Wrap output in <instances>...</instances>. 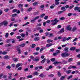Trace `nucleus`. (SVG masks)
<instances>
[{
    "instance_id": "f257e3e1",
    "label": "nucleus",
    "mask_w": 80,
    "mask_h": 80,
    "mask_svg": "<svg viewBox=\"0 0 80 80\" xmlns=\"http://www.w3.org/2000/svg\"><path fill=\"white\" fill-rule=\"evenodd\" d=\"M64 51L65 52L62 53L61 55V56L62 57H63V58H66V57H69L70 54L69 53H68V48H65Z\"/></svg>"
},
{
    "instance_id": "f03ea898",
    "label": "nucleus",
    "mask_w": 80,
    "mask_h": 80,
    "mask_svg": "<svg viewBox=\"0 0 80 80\" xmlns=\"http://www.w3.org/2000/svg\"><path fill=\"white\" fill-rule=\"evenodd\" d=\"M30 58L31 59H33V62H38L40 60V59L38 58V57L36 56L35 58H34V57L33 56H30Z\"/></svg>"
},
{
    "instance_id": "7ed1b4c3",
    "label": "nucleus",
    "mask_w": 80,
    "mask_h": 80,
    "mask_svg": "<svg viewBox=\"0 0 80 80\" xmlns=\"http://www.w3.org/2000/svg\"><path fill=\"white\" fill-rule=\"evenodd\" d=\"M17 51H18V53L19 54H20L21 53V50L20 49V46L18 45L16 47Z\"/></svg>"
},
{
    "instance_id": "20e7f679",
    "label": "nucleus",
    "mask_w": 80,
    "mask_h": 80,
    "mask_svg": "<svg viewBox=\"0 0 80 80\" xmlns=\"http://www.w3.org/2000/svg\"><path fill=\"white\" fill-rule=\"evenodd\" d=\"M74 10L75 11L77 10L78 12H80V7H76L75 8Z\"/></svg>"
},
{
    "instance_id": "39448f33",
    "label": "nucleus",
    "mask_w": 80,
    "mask_h": 80,
    "mask_svg": "<svg viewBox=\"0 0 80 80\" xmlns=\"http://www.w3.org/2000/svg\"><path fill=\"white\" fill-rule=\"evenodd\" d=\"M63 62H58V61H56L53 63L54 65H57L58 64H62Z\"/></svg>"
},
{
    "instance_id": "423d86ee",
    "label": "nucleus",
    "mask_w": 80,
    "mask_h": 80,
    "mask_svg": "<svg viewBox=\"0 0 80 80\" xmlns=\"http://www.w3.org/2000/svg\"><path fill=\"white\" fill-rule=\"evenodd\" d=\"M23 65V64L22 63H19L16 65V68H18L19 67H20L21 66H22Z\"/></svg>"
},
{
    "instance_id": "0eeeda50",
    "label": "nucleus",
    "mask_w": 80,
    "mask_h": 80,
    "mask_svg": "<svg viewBox=\"0 0 80 80\" xmlns=\"http://www.w3.org/2000/svg\"><path fill=\"white\" fill-rule=\"evenodd\" d=\"M70 25H69L68 26L66 27V29L69 31H70L72 30V28L70 27Z\"/></svg>"
},
{
    "instance_id": "6e6552de",
    "label": "nucleus",
    "mask_w": 80,
    "mask_h": 80,
    "mask_svg": "<svg viewBox=\"0 0 80 80\" xmlns=\"http://www.w3.org/2000/svg\"><path fill=\"white\" fill-rule=\"evenodd\" d=\"M8 74L9 75L8 77V79L11 80V79H12V73H8Z\"/></svg>"
},
{
    "instance_id": "1a4fd4ad",
    "label": "nucleus",
    "mask_w": 80,
    "mask_h": 80,
    "mask_svg": "<svg viewBox=\"0 0 80 80\" xmlns=\"http://www.w3.org/2000/svg\"><path fill=\"white\" fill-rule=\"evenodd\" d=\"M71 51H74V50H76V47H72L70 48L69 49Z\"/></svg>"
},
{
    "instance_id": "9d476101",
    "label": "nucleus",
    "mask_w": 80,
    "mask_h": 80,
    "mask_svg": "<svg viewBox=\"0 0 80 80\" xmlns=\"http://www.w3.org/2000/svg\"><path fill=\"white\" fill-rule=\"evenodd\" d=\"M59 20H57V18H55L54 20H51V22L52 23H53V22H59Z\"/></svg>"
},
{
    "instance_id": "9b49d317",
    "label": "nucleus",
    "mask_w": 80,
    "mask_h": 80,
    "mask_svg": "<svg viewBox=\"0 0 80 80\" xmlns=\"http://www.w3.org/2000/svg\"><path fill=\"white\" fill-rule=\"evenodd\" d=\"M52 45V44L51 43H48L47 44L46 46V47H51Z\"/></svg>"
},
{
    "instance_id": "f8f14e48",
    "label": "nucleus",
    "mask_w": 80,
    "mask_h": 80,
    "mask_svg": "<svg viewBox=\"0 0 80 80\" xmlns=\"http://www.w3.org/2000/svg\"><path fill=\"white\" fill-rule=\"evenodd\" d=\"M4 59H8L10 58V57L8 56H5L3 57Z\"/></svg>"
},
{
    "instance_id": "ddd939ff",
    "label": "nucleus",
    "mask_w": 80,
    "mask_h": 80,
    "mask_svg": "<svg viewBox=\"0 0 80 80\" xmlns=\"http://www.w3.org/2000/svg\"><path fill=\"white\" fill-rule=\"evenodd\" d=\"M20 47H24L25 46V43H23L21 45H19Z\"/></svg>"
},
{
    "instance_id": "4468645a",
    "label": "nucleus",
    "mask_w": 80,
    "mask_h": 80,
    "mask_svg": "<svg viewBox=\"0 0 80 80\" xmlns=\"http://www.w3.org/2000/svg\"><path fill=\"white\" fill-rule=\"evenodd\" d=\"M4 25L5 26L7 25L8 24V22L6 21H4L2 22Z\"/></svg>"
},
{
    "instance_id": "2eb2a0df",
    "label": "nucleus",
    "mask_w": 80,
    "mask_h": 80,
    "mask_svg": "<svg viewBox=\"0 0 80 80\" xmlns=\"http://www.w3.org/2000/svg\"><path fill=\"white\" fill-rule=\"evenodd\" d=\"M46 61V58H44L43 60H42L41 62V63H44Z\"/></svg>"
},
{
    "instance_id": "dca6fc26",
    "label": "nucleus",
    "mask_w": 80,
    "mask_h": 80,
    "mask_svg": "<svg viewBox=\"0 0 80 80\" xmlns=\"http://www.w3.org/2000/svg\"><path fill=\"white\" fill-rule=\"evenodd\" d=\"M39 77H41V78H43V77L45 78V76L42 73L41 74L39 75Z\"/></svg>"
},
{
    "instance_id": "f3484780",
    "label": "nucleus",
    "mask_w": 80,
    "mask_h": 80,
    "mask_svg": "<svg viewBox=\"0 0 80 80\" xmlns=\"http://www.w3.org/2000/svg\"><path fill=\"white\" fill-rule=\"evenodd\" d=\"M61 75H62V73H60V72L58 71V76L60 77Z\"/></svg>"
},
{
    "instance_id": "a211bd4d",
    "label": "nucleus",
    "mask_w": 80,
    "mask_h": 80,
    "mask_svg": "<svg viewBox=\"0 0 80 80\" xmlns=\"http://www.w3.org/2000/svg\"><path fill=\"white\" fill-rule=\"evenodd\" d=\"M12 60L14 61V62H18V59H17V58H12Z\"/></svg>"
},
{
    "instance_id": "6ab92c4d",
    "label": "nucleus",
    "mask_w": 80,
    "mask_h": 80,
    "mask_svg": "<svg viewBox=\"0 0 80 80\" xmlns=\"http://www.w3.org/2000/svg\"><path fill=\"white\" fill-rule=\"evenodd\" d=\"M76 30H77V27H74L73 28L72 31V32H75V31Z\"/></svg>"
},
{
    "instance_id": "aec40b11",
    "label": "nucleus",
    "mask_w": 80,
    "mask_h": 80,
    "mask_svg": "<svg viewBox=\"0 0 80 80\" xmlns=\"http://www.w3.org/2000/svg\"><path fill=\"white\" fill-rule=\"evenodd\" d=\"M73 60V59L72 58H71L69 59L68 60V62H71Z\"/></svg>"
},
{
    "instance_id": "412c9836",
    "label": "nucleus",
    "mask_w": 80,
    "mask_h": 80,
    "mask_svg": "<svg viewBox=\"0 0 80 80\" xmlns=\"http://www.w3.org/2000/svg\"><path fill=\"white\" fill-rule=\"evenodd\" d=\"M20 35H21V36L22 37V38H24V37H25V34L24 33H21L20 34Z\"/></svg>"
},
{
    "instance_id": "4be33fe9",
    "label": "nucleus",
    "mask_w": 80,
    "mask_h": 80,
    "mask_svg": "<svg viewBox=\"0 0 80 80\" xmlns=\"http://www.w3.org/2000/svg\"><path fill=\"white\" fill-rule=\"evenodd\" d=\"M72 77H73V76L72 75H71L70 76H69L67 78V79L68 80H69V79H70V78H72Z\"/></svg>"
},
{
    "instance_id": "5701e85b",
    "label": "nucleus",
    "mask_w": 80,
    "mask_h": 80,
    "mask_svg": "<svg viewBox=\"0 0 80 80\" xmlns=\"http://www.w3.org/2000/svg\"><path fill=\"white\" fill-rule=\"evenodd\" d=\"M39 16H37V17H34V20H37V19H38L39 18Z\"/></svg>"
},
{
    "instance_id": "b1692460",
    "label": "nucleus",
    "mask_w": 80,
    "mask_h": 80,
    "mask_svg": "<svg viewBox=\"0 0 80 80\" xmlns=\"http://www.w3.org/2000/svg\"><path fill=\"white\" fill-rule=\"evenodd\" d=\"M37 5H38V2H35L33 4V5L34 6H37Z\"/></svg>"
},
{
    "instance_id": "393cba45",
    "label": "nucleus",
    "mask_w": 80,
    "mask_h": 80,
    "mask_svg": "<svg viewBox=\"0 0 80 80\" xmlns=\"http://www.w3.org/2000/svg\"><path fill=\"white\" fill-rule=\"evenodd\" d=\"M46 48L44 47L43 48V47L42 48H41V49H40V52H42V51H43V50L44 49H45Z\"/></svg>"
},
{
    "instance_id": "a878e982",
    "label": "nucleus",
    "mask_w": 80,
    "mask_h": 80,
    "mask_svg": "<svg viewBox=\"0 0 80 80\" xmlns=\"http://www.w3.org/2000/svg\"><path fill=\"white\" fill-rule=\"evenodd\" d=\"M65 78V76H62L60 78V80H64Z\"/></svg>"
},
{
    "instance_id": "bb28decb",
    "label": "nucleus",
    "mask_w": 80,
    "mask_h": 80,
    "mask_svg": "<svg viewBox=\"0 0 80 80\" xmlns=\"http://www.w3.org/2000/svg\"><path fill=\"white\" fill-rule=\"evenodd\" d=\"M9 35V33L8 32L6 33L5 35V37L6 38H8V37Z\"/></svg>"
},
{
    "instance_id": "cd10ccee",
    "label": "nucleus",
    "mask_w": 80,
    "mask_h": 80,
    "mask_svg": "<svg viewBox=\"0 0 80 80\" xmlns=\"http://www.w3.org/2000/svg\"><path fill=\"white\" fill-rule=\"evenodd\" d=\"M54 76V75L53 74H49L48 75V76L49 77H53V76Z\"/></svg>"
},
{
    "instance_id": "c85d7f7f",
    "label": "nucleus",
    "mask_w": 80,
    "mask_h": 80,
    "mask_svg": "<svg viewBox=\"0 0 80 80\" xmlns=\"http://www.w3.org/2000/svg\"><path fill=\"white\" fill-rule=\"evenodd\" d=\"M34 75H38L39 73L38 72H35L33 73Z\"/></svg>"
},
{
    "instance_id": "c756f323",
    "label": "nucleus",
    "mask_w": 80,
    "mask_h": 80,
    "mask_svg": "<svg viewBox=\"0 0 80 80\" xmlns=\"http://www.w3.org/2000/svg\"><path fill=\"white\" fill-rule=\"evenodd\" d=\"M36 46V45L35 44H32L31 46V48H35V46Z\"/></svg>"
},
{
    "instance_id": "7c9ffc66",
    "label": "nucleus",
    "mask_w": 80,
    "mask_h": 80,
    "mask_svg": "<svg viewBox=\"0 0 80 80\" xmlns=\"http://www.w3.org/2000/svg\"><path fill=\"white\" fill-rule=\"evenodd\" d=\"M49 37H54V35L52 33H51L49 34Z\"/></svg>"
},
{
    "instance_id": "2f4dec72",
    "label": "nucleus",
    "mask_w": 80,
    "mask_h": 80,
    "mask_svg": "<svg viewBox=\"0 0 80 80\" xmlns=\"http://www.w3.org/2000/svg\"><path fill=\"white\" fill-rule=\"evenodd\" d=\"M40 38L38 37H36L34 38V40H39Z\"/></svg>"
},
{
    "instance_id": "473e14b6",
    "label": "nucleus",
    "mask_w": 80,
    "mask_h": 80,
    "mask_svg": "<svg viewBox=\"0 0 80 80\" xmlns=\"http://www.w3.org/2000/svg\"><path fill=\"white\" fill-rule=\"evenodd\" d=\"M12 46V44H8L5 45V47H11Z\"/></svg>"
},
{
    "instance_id": "72a5a7b5",
    "label": "nucleus",
    "mask_w": 80,
    "mask_h": 80,
    "mask_svg": "<svg viewBox=\"0 0 80 80\" xmlns=\"http://www.w3.org/2000/svg\"><path fill=\"white\" fill-rule=\"evenodd\" d=\"M71 72H72L71 70H69L67 71H66V73L68 74H69V73H71Z\"/></svg>"
},
{
    "instance_id": "f704fd0d",
    "label": "nucleus",
    "mask_w": 80,
    "mask_h": 80,
    "mask_svg": "<svg viewBox=\"0 0 80 80\" xmlns=\"http://www.w3.org/2000/svg\"><path fill=\"white\" fill-rule=\"evenodd\" d=\"M56 53L58 54H59V53H60L61 52L59 50H57L56 51Z\"/></svg>"
},
{
    "instance_id": "c9c22d12",
    "label": "nucleus",
    "mask_w": 80,
    "mask_h": 80,
    "mask_svg": "<svg viewBox=\"0 0 80 80\" xmlns=\"http://www.w3.org/2000/svg\"><path fill=\"white\" fill-rule=\"evenodd\" d=\"M39 54V52H36L33 53V54L34 55H38Z\"/></svg>"
},
{
    "instance_id": "e433bc0d",
    "label": "nucleus",
    "mask_w": 80,
    "mask_h": 80,
    "mask_svg": "<svg viewBox=\"0 0 80 80\" xmlns=\"http://www.w3.org/2000/svg\"><path fill=\"white\" fill-rule=\"evenodd\" d=\"M65 10L59 11L58 12V14H60L61 13H63V12H65Z\"/></svg>"
},
{
    "instance_id": "4c0bfd02",
    "label": "nucleus",
    "mask_w": 80,
    "mask_h": 80,
    "mask_svg": "<svg viewBox=\"0 0 80 80\" xmlns=\"http://www.w3.org/2000/svg\"><path fill=\"white\" fill-rule=\"evenodd\" d=\"M1 53L2 55H6V54H7V52H2V51H1V53Z\"/></svg>"
},
{
    "instance_id": "58836bf2",
    "label": "nucleus",
    "mask_w": 80,
    "mask_h": 80,
    "mask_svg": "<svg viewBox=\"0 0 80 80\" xmlns=\"http://www.w3.org/2000/svg\"><path fill=\"white\" fill-rule=\"evenodd\" d=\"M64 28H62V29L60 30V32L61 33H62V32H64Z\"/></svg>"
},
{
    "instance_id": "ea45409f",
    "label": "nucleus",
    "mask_w": 80,
    "mask_h": 80,
    "mask_svg": "<svg viewBox=\"0 0 80 80\" xmlns=\"http://www.w3.org/2000/svg\"><path fill=\"white\" fill-rule=\"evenodd\" d=\"M32 75H29L27 77V78H32Z\"/></svg>"
},
{
    "instance_id": "a19ab883",
    "label": "nucleus",
    "mask_w": 80,
    "mask_h": 80,
    "mask_svg": "<svg viewBox=\"0 0 80 80\" xmlns=\"http://www.w3.org/2000/svg\"><path fill=\"white\" fill-rule=\"evenodd\" d=\"M17 15V14H13L12 15V17H16Z\"/></svg>"
},
{
    "instance_id": "79ce46f5",
    "label": "nucleus",
    "mask_w": 80,
    "mask_h": 80,
    "mask_svg": "<svg viewBox=\"0 0 80 80\" xmlns=\"http://www.w3.org/2000/svg\"><path fill=\"white\" fill-rule=\"evenodd\" d=\"M14 23V22H13L11 23L9 25V27H12L13 25V24Z\"/></svg>"
},
{
    "instance_id": "37998d69",
    "label": "nucleus",
    "mask_w": 80,
    "mask_h": 80,
    "mask_svg": "<svg viewBox=\"0 0 80 80\" xmlns=\"http://www.w3.org/2000/svg\"><path fill=\"white\" fill-rule=\"evenodd\" d=\"M19 7V8H22L23 7V4H19L18 5Z\"/></svg>"
},
{
    "instance_id": "c03bdc74",
    "label": "nucleus",
    "mask_w": 80,
    "mask_h": 80,
    "mask_svg": "<svg viewBox=\"0 0 80 80\" xmlns=\"http://www.w3.org/2000/svg\"><path fill=\"white\" fill-rule=\"evenodd\" d=\"M53 56H57L58 55V54H57V53H56V52H55L53 53Z\"/></svg>"
},
{
    "instance_id": "a18cd8bd",
    "label": "nucleus",
    "mask_w": 80,
    "mask_h": 80,
    "mask_svg": "<svg viewBox=\"0 0 80 80\" xmlns=\"http://www.w3.org/2000/svg\"><path fill=\"white\" fill-rule=\"evenodd\" d=\"M6 68H8V69H10L11 68V67L10 66H8L6 67Z\"/></svg>"
},
{
    "instance_id": "49530a36",
    "label": "nucleus",
    "mask_w": 80,
    "mask_h": 80,
    "mask_svg": "<svg viewBox=\"0 0 80 80\" xmlns=\"http://www.w3.org/2000/svg\"><path fill=\"white\" fill-rule=\"evenodd\" d=\"M24 72H27V71H28V68H26L24 69Z\"/></svg>"
},
{
    "instance_id": "de8ad7c7",
    "label": "nucleus",
    "mask_w": 80,
    "mask_h": 80,
    "mask_svg": "<svg viewBox=\"0 0 80 80\" xmlns=\"http://www.w3.org/2000/svg\"><path fill=\"white\" fill-rule=\"evenodd\" d=\"M45 14L43 13L41 15V18H43L44 16H45Z\"/></svg>"
},
{
    "instance_id": "09e8293b",
    "label": "nucleus",
    "mask_w": 80,
    "mask_h": 80,
    "mask_svg": "<svg viewBox=\"0 0 80 80\" xmlns=\"http://www.w3.org/2000/svg\"><path fill=\"white\" fill-rule=\"evenodd\" d=\"M54 51V48H52L49 51V52H53Z\"/></svg>"
},
{
    "instance_id": "8fccbe9b",
    "label": "nucleus",
    "mask_w": 80,
    "mask_h": 80,
    "mask_svg": "<svg viewBox=\"0 0 80 80\" xmlns=\"http://www.w3.org/2000/svg\"><path fill=\"white\" fill-rule=\"evenodd\" d=\"M21 38V36H18L16 38L18 39H20Z\"/></svg>"
},
{
    "instance_id": "3c124183",
    "label": "nucleus",
    "mask_w": 80,
    "mask_h": 80,
    "mask_svg": "<svg viewBox=\"0 0 80 80\" xmlns=\"http://www.w3.org/2000/svg\"><path fill=\"white\" fill-rule=\"evenodd\" d=\"M51 61L52 62H55V58H52L51 59Z\"/></svg>"
},
{
    "instance_id": "603ef678",
    "label": "nucleus",
    "mask_w": 80,
    "mask_h": 80,
    "mask_svg": "<svg viewBox=\"0 0 80 80\" xmlns=\"http://www.w3.org/2000/svg\"><path fill=\"white\" fill-rule=\"evenodd\" d=\"M57 68H58L59 69H60L62 68V66H58L57 67Z\"/></svg>"
},
{
    "instance_id": "864d4df0",
    "label": "nucleus",
    "mask_w": 80,
    "mask_h": 80,
    "mask_svg": "<svg viewBox=\"0 0 80 80\" xmlns=\"http://www.w3.org/2000/svg\"><path fill=\"white\" fill-rule=\"evenodd\" d=\"M40 8H44V7H45V5H44V4H42L41 5V6H40Z\"/></svg>"
},
{
    "instance_id": "5fc2aeb1",
    "label": "nucleus",
    "mask_w": 80,
    "mask_h": 80,
    "mask_svg": "<svg viewBox=\"0 0 80 80\" xmlns=\"http://www.w3.org/2000/svg\"><path fill=\"white\" fill-rule=\"evenodd\" d=\"M48 16H46L45 17H44V19L45 20H47V19L48 18Z\"/></svg>"
},
{
    "instance_id": "6e6d98bb",
    "label": "nucleus",
    "mask_w": 80,
    "mask_h": 80,
    "mask_svg": "<svg viewBox=\"0 0 80 80\" xmlns=\"http://www.w3.org/2000/svg\"><path fill=\"white\" fill-rule=\"evenodd\" d=\"M9 10H10V9L8 8L6 9H4V11H5V12H7Z\"/></svg>"
},
{
    "instance_id": "4d7b16f0",
    "label": "nucleus",
    "mask_w": 80,
    "mask_h": 80,
    "mask_svg": "<svg viewBox=\"0 0 80 80\" xmlns=\"http://www.w3.org/2000/svg\"><path fill=\"white\" fill-rule=\"evenodd\" d=\"M50 62V59H47V63H49Z\"/></svg>"
},
{
    "instance_id": "13d9d810",
    "label": "nucleus",
    "mask_w": 80,
    "mask_h": 80,
    "mask_svg": "<svg viewBox=\"0 0 80 80\" xmlns=\"http://www.w3.org/2000/svg\"><path fill=\"white\" fill-rule=\"evenodd\" d=\"M39 50H40V48L39 47H37L36 48V51H38Z\"/></svg>"
},
{
    "instance_id": "bf43d9fd",
    "label": "nucleus",
    "mask_w": 80,
    "mask_h": 80,
    "mask_svg": "<svg viewBox=\"0 0 80 80\" xmlns=\"http://www.w3.org/2000/svg\"><path fill=\"white\" fill-rule=\"evenodd\" d=\"M80 51V49H78L76 50V52H79Z\"/></svg>"
},
{
    "instance_id": "052dcab7",
    "label": "nucleus",
    "mask_w": 80,
    "mask_h": 80,
    "mask_svg": "<svg viewBox=\"0 0 80 80\" xmlns=\"http://www.w3.org/2000/svg\"><path fill=\"white\" fill-rule=\"evenodd\" d=\"M60 19L61 20H64L65 18L64 17H62L61 18H60Z\"/></svg>"
},
{
    "instance_id": "680f3d73",
    "label": "nucleus",
    "mask_w": 80,
    "mask_h": 80,
    "mask_svg": "<svg viewBox=\"0 0 80 80\" xmlns=\"http://www.w3.org/2000/svg\"><path fill=\"white\" fill-rule=\"evenodd\" d=\"M73 7H74V5H72L69 7V9H72Z\"/></svg>"
},
{
    "instance_id": "e2e57ef3",
    "label": "nucleus",
    "mask_w": 80,
    "mask_h": 80,
    "mask_svg": "<svg viewBox=\"0 0 80 80\" xmlns=\"http://www.w3.org/2000/svg\"><path fill=\"white\" fill-rule=\"evenodd\" d=\"M48 68L49 69H51V68H53V66L52 65H50L49 66Z\"/></svg>"
},
{
    "instance_id": "0e129e2a",
    "label": "nucleus",
    "mask_w": 80,
    "mask_h": 80,
    "mask_svg": "<svg viewBox=\"0 0 80 80\" xmlns=\"http://www.w3.org/2000/svg\"><path fill=\"white\" fill-rule=\"evenodd\" d=\"M14 34V32H12L10 33V35H11V36H12V35H13Z\"/></svg>"
},
{
    "instance_id": "69168bd1",
    "label": "nucleus",
    "mask_w": 80,
    "mask_h": 80,
    "mask_svg": "<svg viewBox=\"0 0 80 80\" xmlns=\"http://www.w3.org/2000/svg\"><path fill=\"white\" fill-rule=\"evenodd\" d=\"M61 38H62V36H59L58 37V40H60Z\"/></svg>"
},
{
    "instance_id": "338daca9",
    "label": "nucleus",
    "mask_w": 80,
    "mask_h": 80,
    "mask_svg": "<svg viewBox=\"0 0 80 80\" xmlns=\"http://www.w3.org/2000/svg\"><path fill=\"white\" fill-rule=\"evenodd\" d=\"M43 32V30L41 29L39 30V32H40V33H42Z\"/></svg>"
},
{
    "instance_id": "774afa93",
    "label": "nucleus",
    "mask_w": 80,
    "mask_h": 80,
    "mask_svg": "<svg viewBox=\"0 0 80 80\" xmlns=\"http://www.w3.org/2000/svg\"><path fill=\"white\" fill-rule=\"evenodd\" d=\"M35 19H33L31 21L32 23H34V22H35Z\"/></svg>"
}]
</instances>
